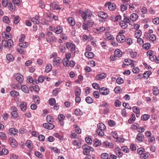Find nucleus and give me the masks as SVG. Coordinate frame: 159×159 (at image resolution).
<instances>
[{
	"label": "nucleus",
	"instance_id": "1",
	"mask_svg": "<svg viewBox=\"0 0 159 159\" xmlns=\"http://www.w3.org/2000/svg\"><path fill=\"white\" fill-rule=\"evenodd\" d=\"M50 31L54 32L56 34H60L63 31V28L62 27L59 25H57L56 27L50 26L49 27Z\"/></svg>",
	"mask_w": 159,
	"mask_h": 159
},
{
	"label": "nucleus",
	"instance_id": "2",
	"mask_svg": "<svg viewBox=\"0 0 159 159\" xmlns=\"http://www.w3.org/2000/svg\"><path fill=\"white\" fill-rule=\"evenodd\" d=\"M82 148L83 149V154L85 155H89L90 152H93V148L86 144H84L82 146Z\"/></svg>",
	"mask_w": 159,
	"mask_h": 159
},
{
	"label": "nucleus",
	"instance_id": "3",
	"mask_svg": "<svg viewBox=\"0 0 159 159\" xmlns=\"http://www.w3.org/2000/svg\"><path fill=\"white\" fill-rule=\"evenodd\" d=\"M2 43L5 48H11L14 44L13 41L11 39H8V40H2Z\"/></svg>",
	"mask_w": 159,
	"mask_h": 159
},
{
	"label": "nucleus",
	"instance_id": "4",
	"mask_svg": "<svg viewBox=\"0 0 159 159\" xmlns=\"http://www.w3.org/2000/svg\"><path fill=\"white\" fill-rule=\"evenodd\" d=\"M49 6L51 9L53 10L60 11L61 10V8L59 7V2L57 1L51 2Z\"/></svg>",
	"mask_w": 159,
	"mask_h": 159
},
{
	"label": "nucleus",
	"instance_id": "5",
	"mask_svg": "<svg viewBox=\"0 0 159 159\" xmlns=\"http://www.w3.org/2000/svg\"><path fill=\"white\" fill-rule=\"evenodd\" d=\"M96 16L103 19H106L108 18V16L106 13L103 11H99L96 13Z\"/></svg>",
	"mask_w": 159,
	"mask_h": 159
},
{
	"label": "nucleus",
	"instance_id": "6",
	"mask_svg": "<svg viewBox=\"0 0 159 159\" xmlns=\"http://www.w3.org/2000/svg\"><path fill=\"white\" fill-rule=\"evenodd\" d=\"M105 6L106 7H108V9L110 11H113L116 9V4L114 3H111L110 2H108L106 3Z\"/></svg>",
	"mask_w": 159,
	"mask_h": 159
},
{
	"label": "nucleus",
	"instance_id": "7",
	"mask_svg": "<svg viewBox=\"0 0 159 159\" xmlns=\"http://www.w3.org/2000/svg\"><path fill=\"white\" fill-rule=\"evenodd\" d=\"M99 92L101 94L106 95L108 94L110 91L109 89L105 87H103L100 89Z\"/></svg>",
	"mask_w": 159,
	"mask_h": 159
},
{
	"label": "nucleus",
	"instance_id": "8",
	"mask_svg": "<svg viewBox=\"0 0 159 159\" xmlns=\"http://www.w3.org/2000/svg\"><path fill=\"white\" fill-rule=\"evenodd\" d=\"M10 20H12L16 24H17L20 21V18L18 16H15L14 15H11V17Z\"/></svg>",
	"mask_w": 159,
	"mask_h": 159
},
{
	"label": "nucleus",
	"instance_id": "9",
	"mask_svg": "<svg viewBox=\"0 0 159 159\" xmlns=\"http://www.w3.org/2000/svg\"><path fill=\"white\" fill-rule=\"evenodd\" d=\"M116 39L119 42L122 43L125 40V37L123 34H119L117 36Z\"/></svg>",
	"mask_w": 159,
	"mask_h": 159
},
{
	"label": "nucleus",
	"instance_id": "10",
	"mask_svg": "<svg viewBox=\"0 0 159 159\" xmlns=\"http://www.w3.org/2000/svg\"><path fill=\"white\" fill-rule=\"evenodd\" d=\"M40 16L39 15H35L34 17L32 18L31 19V20L34 24H35L38 25L40 23L39 21Z\"/></svg>",
	"mask_w": 159,
	"mask_h": 159
},
{
	"label": "nucleus",
	"instance_id": "11",
	"mask_svg": "<svg viewBox=\"0 0 159 159\" xmlns=\"http://www.w3.org/2000/svg\"><path fill=\"white\" fill-rule=\"evenodd\" d=\"M14 77L19 82L21 83L22 82L23 80V77L21 75L19 74H14Z\"/></svg>",
	"mask_w": 159,
	"mask_h": 159
},
{
	"label": "nucleus",
	"instance_id": "12",
	"mask_svg": "<svg viewBox=\"0 0 159 159\" xmlns=\"http://www.w3.org/2000/svg\"><path fill=\"white\" fill-rule=\"evenodd\" d=\"M133 61L132 60L127 58L125 59V63H123V66H124V65L128 66L130 65H131L132 66H134V64L133 63Z\"/></svg>",
	"mask_w": 159,
	"mask_h": 159
},
{
	"label": "nucleus",
	"instance_id": "13",
	"mask_svg": "<svg viewBox=\"0 0 159 159\" xmlns=\"http://www.w3.org/2000/svg\"><path fill=\"white\" fill-rule=\"evenodd\" d=\"M43 127L48 129H52L54 127V125L52 123H45L43 124Z\"/></svg>",
	"mask_w": 159,
	"mask_h": 159
},
{
	"label": "nucleus",
	"instance_id": "14",
	"mask_svg": "<svg viewBox=\"0 0 159 159\" xmlns=\"http://www.w3.org/2000/svg\"><path fill=\"white\" fill-rule=\"evenodd\" d=\"M67 21L70 26H73L75 24V21L72 17H68L67 19Z\"/></svg>",
	"mask_w": 159,
	"mask_h": 159
},
{
	"label": "nucleus",
	"instance_id": "15",
	"mask_svg": "<svg viewBox=\"0 0 159 159\" xmlns=\"http://www.w3.org/2000/svg\"><path fill=\"white\" fill-rule=\"evenodd\" d=\"M105 38L106 40H112L114 39V37L111 35L109 32H106L105 33Z\"/></svg>",
	"mask_w": 159,
	"mask_h": 159
},
{
	"label": "nucleus",
	"instance_id": "16",
	"mask_svg": "<svg viewBox=\"0 0 159 159\" xmlns=\"http://www.w3.org/2000/svg\"><path fill=\"white\" fill-rule=\"evenodd\" d=\"M114 57H120L122 56V52L119 49H117L115 50L114 52Z\"/></svg>",
	"mask_w": 159,
	"mask_h": 159
},
{
	"label": "nucleus",
	"instance_id": "17",
	"mask_svg": "<svg viewBox=\"0 0 159 159\" xmlns=\"http://www.w3.org/2000/svg\"><path fill=\"white\" fill-rule=\"evenodd\" d=\"M9 140L11 142V146L13 148H16L17 146V143L13 138H10Z\"/></svg>",
	"mask_w": 159,
	"mask_h": 159
},
{
	"label": "nucleus",
	"instance_id": "18",
	"mask_svg": "<svg viewBox=\"0 0 159 159\" xmlns=\"http://www.w3.org/2000/svg\"><path fill=\"white\" fill-rule=\"evenodd\" d=\"M61 62V59L60 57H56L53 61V64L55 66H58Z\"/></svg>",
	"mask_w": 159,
	"mask_h": 159
},
{
	"label": "nucleus",
	"instance_id": "19",
	"mask_svg": "<svg viewBox=\"0 0 159 159\" xmlns=\"http://www.w3.org/2000/svg\"><path fill=\"white\" fill-rule=\"evenodd\" d=\"M136 139L139 142H142L144 139V136L143 134L141 133H139L137 136Z\"/></svg>",
	"mask_w": 159,
	"mask_h": 159
},
{
	"label": "nucleus",
	"instance_id": "20",
	"mask_svg": "<svg viewBox=\"0 0 159 159\" xmlns=\"http://www.w3.org/2000/svg\"><path fill=\"white\" fill-rule=\"evenodd\" d=\"M119 25L123 29H125L128 27V24L123 20H121L119 22Z\"/></svg>",
	"mask_w": 159,
	"mask_h": 159
},
{
	"label": "nucleus",
	"instance_id": "21",
	"mask_svg": "<svg viewBox=\"0 0 159 159\" xmlns=\"http://www.w3.org/2000/svg\"><path fill=\"white\" fill-rule=\"evenodd\" d=\"M84 55L86 57L91 59L93 58L94 56V54L92 52H86Z\"/></svg>",
	"mask_w": 159,
	"mask_h": 159
},
{
	"label": "nucleus",
	"instance_id": "22",
	"mask_svg": "<svg viewBox=\"0 0 159 159\" xmlns=\"http://www.w3.org/2000/svg\"><path fill=\"white\" fill-rule=\"evenodd\" d=\"M138 17V15L135 13H132L130 16V19L133 21H135Z\"/></svg>",
	"mask_w": 159,
	"mask_h": 159
},
{
	"label": "nucleus",
	"instance_id": "23",
	"mask_svg": "<svg viewBox=\"0 0 159 159\" xmlns=\"http://www.w3.org/2000/svg\"><path fill=\"white\" fill-rule=\"evenodd\" d=\"M27 105L26 102H22L20 105L21 110L23 111H25L26 110Z\"/></svg>",
	"mask_w": 159,
	"mask_h": 159
},
{
	"label": "nucleus",
	"instance_id": "24",
	"mask_svg": "<svg viewBox=\"0 0 159 159\" xmlns=\"http://www.w3.org/2000/svg\"><path fill=\"white\" fill-rule=\"evenodd\" d=\"M136 118L134 114L132 113L131 114L130 118L128 120V122L129 124L133 123L135 120Z\"/></svg>",
	"mask_w": 159,
	"mask_h": 159
},
{
	"label": "nucleus",
	"instance_id": "25",
	"mask_svg": "<svg viewBox=\"0 0 159 159\" xmlns=\"http://www.w3.org/2000/svg\"><path fill=\"white\" fill-rule=\"evenodd\" d=\"M98 129L97 130H104L106 129L105 125L102 123H99L97 125Z\"/></svg>",
	"mask_w": 159,
	"mask_h": 159
},
{
	"label": "nucleus",
	"instance_id": "26",
	"mask_svg": "<svg viewBox=\"0 0 159 159\" xmlns=\"http://www.w3.org/2000/svg\"><path fill=\"white\" fill-rule=\"evenodd\" d=\"M11 134H13V135H16L18 133V130L15 128H10L9 130Z\"/></svg>",
	"mask_w": 159,
	"mask_h": 159
},
{
	"label": "nucleus",
	"instance_id": "27",
	"mask_svg": "<svg viewBox=\"0 0 159 159\" xmlns=\"http://www.w3.org/2000/svg\"><path fill=\"white\" fill-rule=\"evenodd\" d=\"M33 99L34 102L36 104H39V103L40 100L39 97L38 95H34L33 97Z\"/></svg>",
	"mask_w": 159,
	"mask_h": 159
},
{
	"label": "nucleus",
	"instance_id": "28",
	"mask_svg": "<svg viewBox=\"0 0 159 159\" xmlns=\"http://www.w3.org/2000/svg\"><path fill=\"white\" fill-rule=\"evenodd\" d=\"M22 90L24 93H29V91L27 86L25 85H22L21 87Z\"/></svg>",
	"mask_w": 159,
	"mask_h": 159
},
{
	"label": "nucleus",
	"instance_id": "29",
	"mask_svg": "<svg viewBox=\"0 0 159 159\" xmlns=\"http://www.w3.org/2000/svg\"><path fill=\"white\" fill-rule=\"evenodd\" d=\"M84 11L85 12V13L86 14H87L88 18L91 17L93 15V11L89 9H85Z\"/></svg>",
	"mask_w": 159,
	"mask_h": 159
},
{
	"label": "nucleus",
	"instance_id": "30",
	"mask_svg": "<svg viewBox=\"0 0 159 159\" xmlns=\"http://www.w3.org/2000/svg\"><path fill=\"white\" fill-rule=\"evenodd\" d=\"M150 118V115L148 114H144L141 117V120L143 121H146Z\"/></svg>",
	"mask_w": 159,
	"mask_h": 159
},
{
	"label": "nucleus",
	"instance_id": "31",
	"mask_svg": "<svg viewBox=\"0 0 159 159\" xmlns=\"http://www.w3.org/2000/svg\"><path fill=\"white\" fill-rule=\"evenodd\" d=\"M106 77V74L103 73L97 75L96 76V78L98 80H100L105 78Z\"/></svg>",
	"mask_w": 159,
	"mask_h": 159
},
{
	"label": "nucleus",
	"instance_id": "32",
	"mask_svg": "<svg viewBox=\"0 0 159 159\" xmlns=\"http://www.w3.org/2000/svg\"><path fill=\"white\" fill-rule=\"evenodd\" d=\"M111 134L113 138L116 139L115 141L116 142L118 141L119 140V137L117 133L115 131H112L111 132Z\"/></svg>",
	"mask_w": 159,
	"mask_h": 159
},
{
	"label": "nucleus",
	"instance_id": "33",
	"mask_svg": "<svg viewBox=\"0 0 159 159\" xmlns=\"http://www.w3.org/2000/svg\"><path fill=\"white\" fill-rule=\"evenodd\" d=\"M81 94V89L78 87H76L75 92V96H80Z\"/></svg>",
	"mask_w": 159,
	"mask_h": 159
},
{
	"label": "nucleus",
	"instance_id": "34",
	"mask_svg": "<svg viewBox=\"0 0 159 159\" xmlns=\"http://www.w3.org/2000/svg\"><path fill=\"white\" fill-rule=\"evenodd\" d=\"M75 114L76 116H81L83 114V111L79 109H76L74 111Z\"/></svg>",
	"mask_w": 159,
	"mask_h": 159
},
{
	"label": "nucleus",
	"instance_id": "35",
	"mask_svg": "<svg viewBox=\"0 0 159 159\" xmlns=\"http://www.w3.org/2000/svg\"><path fill=\"white\" fill-rule=\"evenodd\" d=\"M153 93L155 95H157L159 93V90L158 88L156 86L153 87Z\"/></svg>",
	"mask_w": 159,
	"mask_h": 159
},
{
	"label": "nucleus",
	"instance_id": "36",
	"mask_svg": "<svg viewBox=\"0 0 159 159\" xmlns=\"http://www.w3.org/2000/svg\"><path fill=\"white\" fill-rule=\"evenodd\" d=\"M93 145L95 147H98L101 144V143L99 140L95 139L93 140Z\"/></svg>",
	"mask_w": 159,
	"mask_h": 159
},
{
	"label": "nucleus",
	"instance_id": "37",
	"mask_svg": "<svg viewBox=\"0 0 159 159\" xmlns=\"http://www.w3.org/2000/svg\"><path fill=\"white\" fill-rule=\"evenodd\" d=\"M70 51L72 53L75 54V45L74 43L72 44L70 48Z\"/></svg>",
	"mask_w": 159,
	"mask_h": 159
},
{
	"label": "nucleus",
	"instance_id": "38",
	"mask_svg": "<svg viewBox=\"0 0 159 159\" xmlns=\"http://www.w3.org/2000/svg\"><path fill=\"white\" fill-rule=\"evenodd\" d=\"M2 36L3 38H6L8 39H11V36L9 35L8 34H7L5 32H3L2 33Z\"/></svg>",
	"mask_w": 159,
	"mask_h": 159
},
{
	"label": "nucleus",
	"instance_id": "39",
	"mask_svg": "<svg viewBox=\"0 0 159 159\" xmlns=\"http://www.w3.org/2000/svg\"><path fill=\"white\" fill-rule=\"evenodd\" d=\"M6 57L7 60L9 61H13L14 60L13 56L11 54H7V55Z\"/></svg>",
	"mask_w": 159,
	"mask_h": 159
},
{
	"label": "nucleus",
	"instance_id": "40",
	"mask_svg": "<svg viewBox=\"0 0 159 159\" xmlns=\"http://www.w3.org/2000/svg\"><path fill=\"white\" fill-rule=\"evenodd\" d=\"M86 102L88 104H91L93 102V100L90 97H87L85 98Z\"/></svg>",
	"mask_w": 159,
	"mask_h": 159
},
{
	"label": "nucleus",
	"instance_id": "41",
	"mask_svg": "<svg viewBox=\"0 0 159 159\" xmlns=\"http://www.w3.org/2000/svg\"><path fill=\"white\" fill-rule=\"evenodd\" d=\"M10 94L11 96L14 97L18 96L19 93L17 91L13 90L10 92Z\"/></svg>",
	"mask_w": 159,
	"mask_h": 159
},
{
	"label": "nucleus",
	"instance_id": "42",
	"mask_svg": "<svg viewBox=\"0 0 159 159\" xmlns=\"http://www.w3.org/2000/svg\"><path fill=\"white\" fill-rule=\"evenodd\" d=\"M8 153V150L6 148L3 149L2 151H0V156L2 155H6Z\"/></svg>",
	"mask_w": 159,
	"mask_h": 159
},
{
	"label": "nucleus",
	"instance_id": "43",
	"mask_svg": "<svg viewBox=\"0 0 159 159\" xmlns=\"http://www.w3.org/2000/svg\"><path fill=\"white\" fill-rule=\"evenodd\" d=\"M52 69V66L51 64H48L45 67V71L47 73L49 72Z\"/></svg>",
	"mask_w": 159,
	"mask_h": 159
},
{
	"label": "nucleus",
	"instance_id": "44",
	"mask_svg": "<svg viewBox=\"0 0 159 159\" xmlns=\"http://www.w3.org/2000/svg\"><path fill=\"white\" fill-rule=\"evenodd\" d=\"M56 100L54 98H50L48 100L49 104L51 106H53L56 104Z\"/></svg>",
	"mask_w": 159,
	"mask_h": 159
},
{
	"label": "nucleus",
	"instance_id": "45",
	"mask_svg": "<svg viewBox=\"0 0 159 159\" xmlns=\"http://www.w3.org/2000/svg\"><path fill=\"white\" fill-rule=\"evenodd\" d=\"M28 45V43L27 42H22L19 44V46L23 48H25Z\"/></svg>",
	"mask_w": 159,
	"mask_h": 159
},
{
	"label": "nucleus",
	"instance_id": "46",
	"mask_svg": "<svg viewBox=\"0 0 159 159\" xmlns=\"http://www.w3.org/2000/svg\"><path fill=\"white\" fill-rule=\"evenodd\" d=\"M10 20L8 17L6 16H4L2 19L3 21L7 24H9L10 22Z\"/></svg>",
	"mask_w": 159,
	"mask_h": 159
},
{
	"label": "nucleus",
	"instance_id": "47",
	"mask_svg": "<svg viewBox=\"0 0 159 159\" xmlns=\"http://www.w3.org/2000/svg\"><path fill=\"white\" fill-rule=\"evenodd\" d=\"M103 144L106 146L110 148H112L114 146L112 143L108 142H103Z\"/></svg>",
	"mask_w": 159,
	"mask_h": 159
},
{
	"label": "nucleus",
	"instance_id": "48",
	"mask_svg": "<svg viewBox=\"0 0 159 159\" xmlns=\"http://www.w3.org/2000/svg\"><path fill=\"white\" fill-rule=\"evenodd\" d=\"M8 7L9 9L12 11H14L15 10V6L11 3H8Z\"/></svg>",
	"mask_w": 159,
	"mask_h": 159
},
{
	"label": "nucleus",
	"instance_id": "49",
	"mask_svg": "<svg viewBox=\"0 0 159 159\" xmlns=\"http://www.w3.org/2000/svg\"><path fill=\"white\" fill-rule=\"evenodd\" d=\"M87 17H88V16L87 14H86L85 12L84 11H83L81 12V17L84 22H85L86 20Z\"/></svg>",
	"mask_w": 159,
	"mask_h": 159
},
{
	"label": "nucleus",
	"instance_id": "50",
	"mask_svg": "<svg viewBox=\"0 0 159 159\" xmlns=\"http://www.w3.org/2000/svg\"><path fill=\"white\" fill-rule=\"evenodd\" d=\"M128 5L127 4H122L120 6V10L122 12L125 11L127 8Z\"/></svg>",
	"mask_w": 159,
	"mask_h": 159
},
{
	"label": "nucleus",
	"instance_id": "51",
	"mask_svg": "<svg viewBox=\"0 0 159 159\" xmlns=\"http://www.w3.org/2000/svg\"><path fill=\"white\" fill-rule=\"evenodd\" d=\"M39 7L42 9H43L45 7V3L42 0L39 1Z\"/></svg>",
	"mask_w": 159,
	"mask_h": 159
},
{
	"label": "nucleus",
	"instance_id": "52",
	"mask_svg": "<svg viewBox=\"0 0 159 159\" xmlns=\"http://www.w3.org/2000/svg\"><path fill=\"white\" fill-rule=\"evenodd\" d=\"M60 34V37L62 40L66 41L67 39V37L66 34L62 33V32L61 34Z\"/></svg>",
	"mask_w": 159,
	"mask_h": 159
},
{
	"label": "nucleus",
	"instance_id": "53",
	"mask_svg": "<svg viewBox=\"0 0 159 159\" xmlns=\"http://www.w3.org/2000/svg\"><path fill=\"white\" fill-rule=\"evenodd\" d=\"M108 157V154L107 153H102L101 156L102 159H107L109 158Z\"/></svg>",
	"mask_w": 159,
	"mask_h": 159
},
{
	"label": "nucleus",
	"instance_id": "54",
	"mask_svg": "<svg viewBox=\"0 0 159 159\" xmlns=\"http://www.w3.org/2000/svg\"><path fill=\"white\" fill-rule=\"evenodd\" d=\"M85 140L87 143L88 144H91L92 143V139L89 137L85 138Z\"/></svg>",
	"mask_w": 159,
	"mask_h": 159
},
{
	"label": "nucleus",
	"instance_id": "55",
	"mask_svg": "<svg viewBox=\"0 0 159 159\" xmlns=\"http://www.w3.org/2000/svg\"><path fill=\"white\" fill-rule=\"evenodd\" d=\"M59 48L60 51V52L62 53H64L65 52L66 49V47L62 45H61L59 46Z\"/></svg>",
	"mask_w": 159,
	"mask_h": 159
},
{
	"label": "nucleus",
	"instance_id": "56",
	"mask_svg": "<svg viewBox=\"0 0 159 159\" xmlns=\"http://www.w3.org/2000/svg\"><path fill=\"white\" fill-rule=\"evenodd\" d=\"M133 111L135 113H140L139 108L137 107H133Z\"/></svg>",
	"mask_w": 159,
	"mask_h": 159
},
{
	"label": "nucleus",
	"instance_id": "57",
	"mask_svg": "<svg viewBox=\"0 0 159 159\" xmlns=\"http://www.w3.org/2000/svg\"><path fill=\"white\" fill-rule=\"evenodd\" d=\"M31 142L30 140H28L26 141L25 144L27 147L29 148H33L31 146Z\"/></svg>",
	"mask_w": 159,
	"mask_h": 159
},
{
	"label": "nucleus",
	"instance_id": "58",
	"mask_svg": "<svg viewBox=\"0 0 159 159\" xmlns=\"http://www.w3.org/2000/svg\"><path fill=\"white\" fill-rule=\"evenodd\" d=\"M121 114L122 116L124 117L127 116V113L125 109L123 108L121 110Z\"/></svg>",
	"mask_w": 159,
	"mask_h": 159
},
{
	"label": "nucleus",
	"instance_id": "59",
	"mask_svg": "<svg viewBox=\"0 0 159 159\" xmlns=\"http://www.w3.org/2000/svg\"><path fill=\"white\" fill-rule=\"evenodd\" d=\"M141 31L140 30H137L135 32V35L136 38L140 37L141 36Z\"/></svg>",
	"mask_w": 159,
	"mask_h": 159
},
{
	"label": "nucleus",
	"instance_id": "60",
	"mask_svg": "<svg viewBox=\"0 0 159 159\" xmlns=\"http://www.w3.org/2000/svg\"><path fill=\"white\" fill-rule=\"evenodd\" d=\"M129 53L131 57L133 58L136 57L137 55V53L136 52H133L132 50H131L130 52H129Z\"/></svg>",
	"mask_w": 159,
	"mask_h": 159
},
{
	"label": "nucleus",
	"instance_id": "61",
	"mask_svg": "<svg viewBox=\"0 0 159 159\" xmlns=\"http://www.w3.org/2000/svg\"><path fill=\"white\" fill-rule=\"evenodd\" d=\"M150 46L151 45L149 43H146L143 45V48L147 50L149 49L150 48Z\"/></svg>",
	"mask_w": 159,
	"mask_h": 159
},
{
	"label": "nucleus",
	"instance_id": "62",
	"mask_svg": "<svg viewBox=\"0 0 159 159\" xmlns=\"http://www.w3.org/2000/svg\"><path fill=\"white\" fill-rule=\"evenodd\" d=\"M0 138L5 140L7 138L6 135L3 132H0Z\"/></svg>",
	"mask_w": 159,
	"mask_h": 159
},
{
	"label": "nucleus",
	"instance_id": "63",
	"mask_svg": "<svg viewBox=\"0 0 159 159\" xmlns=\"http://www.w3.org/2000/svg\"><path fill=\"white\" fill-rule=\"evenodd\" d=\"M121 102L119 100H116L114 102L115 105L116 107H119L121 105Z\"/></svg>",
	"mask_w": 159,
	"mask_h": 159
},
{
	"label": "nucleus",
	"instance_id": "64",
	"mask_svg": "<svg viewBox=\"0 0 159 159\" xmlns=\"http://www.w3.org/2000/svg\"><path fill=\"white\" fill-rule=\"evenodd\" d=\"M150 73L151 72L149 71H145L144 73L143 77L146 79H148Z\"/></svg>",
	"mask_w": 159,
	"mask_h": 159
}]
</instances>
